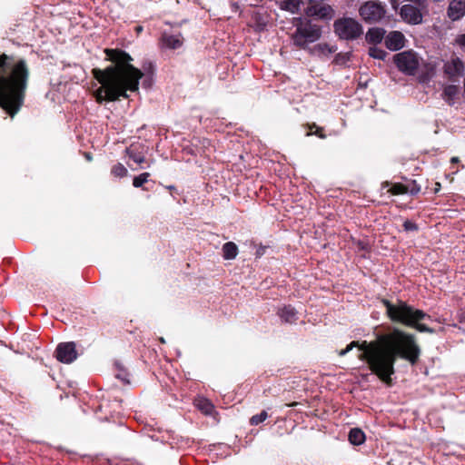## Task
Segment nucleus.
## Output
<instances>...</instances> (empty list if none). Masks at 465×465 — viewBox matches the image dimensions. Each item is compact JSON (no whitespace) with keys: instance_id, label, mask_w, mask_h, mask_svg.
Wrapping results in <instances>:
<instances>
[{"instance_id":"nucleus-1","label":"nucleus","mask_w":465,"mask_h":465,"mask_svg":"<svg viewBox=\"0 0 465 465\" xmlns=\"http://www.w3.org/2000/svg\"><path fill=\"white\" fill-rule=\"evenodd\" d=\"M355 347L362 351L359 358L365 361L370 371L388 386L392 385L391 376L395 373L394 365L398 359L415 366L421 354L416 336L398 328L380 334L375 341L369 343L366 341L362 343L353 341L339 355L344 356Z\"/></svg>"},{"instance_id":"nucleus-34","label":"nucleus","mask_w":465,"mask_h":465,"mask_svg":"<svg viewBox=\"0 0 465 465\" xmlns=\"http://www.w3.org/2000/svg\"><path fill=\"white\" fill-rule=\"evenodd\" d=\"M309 128H310V130H312L313 128H315L314 134L322 139L325 138L326 135L324 134V129L322 127H320V126L316 125L315 124H312V125L309 126Z\"/></svg>"},{"instance_id":"nucleus-24","label":"nucleus","mask_w":465,"mask_h":465,"mask_svg":"<svg viewBox=\"0 0 465 465\" xmlns=\"http://www.w3.org/2000/svg\"><path fill=\"white\" fill-rule=\"evenodd\" d=\"M125 152L128 157L138 164H141L145 160L143 153L138 150L136 145H131L126 148Z\"/></svg>"},{"instance_id":"nucleus-22","label":"nucleus","mask_w":465,"mask_h":465,"mask_svg":"<svg viewBox=\"0 0 465 465\" xmlns=\"http://www.w3.org/2000/svg\"><path fill=\"white\" fill-rule=\"evenodd\" d=\"M195 406L205 415H211L214 411L213 404L211 402V401L205 398L195 400Z\"/></svg>"},{"instance_id":"nucleus-8","label":"nucleus","mask_w":465,"mask_h":465,"mask_svg":"<svg viewBox=\"0 0 465 465\" xmlns=\"http://www.w3.org/2000/svg\"><path fill=\"white\" fill-rule=\"evenodd\" d=\"M307 6L304 8V15L311 18L331 21L335 15L333 7L325 3V0H305Z\"/></svg>"},{"instance_id":"nucleus-23","label":"nucleus","mask_w":465,"mask_h":465,"mask_svg":"<svg viewBox=\"0 0 465 465\" xmlns=\"http://www.w3.org/2000/svg\"><path fill=\"white\" fill-rule=\"evenodd\" d=\"M349 441L356 446L361 445L365 441V434L359 428H353L349 432Z\"/></svg>"},{"instance_id":"nucleus-15","label":"nucleus","mask_w":465,"mask_h":465,"mask_svg":"<svg viewBox=\"0 0 465 465\" xmlns=\"http://www.w3.org/2000/svg\"><path fill=\"white\" fill-rule=\"evenodd\" d=\"M160 41L163 46L169 49H177L183 45V40L180 38V35H171L166 32L162 34Z\"/></svg>"},{"instance_id":"nucleus-11","label":"nucleus","mask_w":465,"mask_h":465,"mask_svg":"<svg viewBox=\"0 0 465 465\" xmlns=\"http://www.w3.org/2000/svg\"><path fill=\"white\" fill-rule=\"evenodd\" d=\"M400 15L404 22L411 25H419L422 22L420 10L410 4L401 6Z\"/></svg>"},{"instance_id":"nucleus-10","label":"nucleus","mask_w":465,"mask_h":465,"mask_svg":"<svg viewBox=\"0 0 465 465\" xmlns=\"http://www.w3.org/2000/svg\"><path fill=\"white\" fill-rule=\"evenodd\" d=\"M54 357L62 363H72L78 357L76 344L74 341L60 342L54 351Z\"/></svg>"},{"instance_id":"nucleus-5","label":"nucleus","mask_w":465,"mask_h":465,"mask_svg":"<svg viewBox=\"0 0 465 465\" xmlns=\"http://www.w3.org/2000/svg\"><path fill=\"white\" fill-rule=\"evenodd\" d=\"M295 31L291 35L292 45L302 50H309L310 44L315 43L322 35V27L311 19H294Z\"/></svg>"},{"instance_id":"nucleus-35","label":"nucleus","mask_w":465,"mask_h":465,"mask_svg":"<svg viewBox=\"0 0 465 465\" xmlns=\"http://www.w3.org/2000/svg\"><path fill=\"white\" fill-rule=\"evenodd\" d=\"M357 248L361 251H368L369 250V244L365 241L358 240L355 242Z\"/></svg>"},{"instance_id":"nucleus-9","label":"nucleus","mask_w":465,"mask_h":465,"mask_svg":"<svg viewBox=\"0 0 465 465\" xmlns=\"http://www.w3.org/2000/svg\"><path fill=\"white\" fill-rule=\"evenodd\" d=\"M393 61L397 68L408 75H414L419 67V59L411 50L396 54Z\"/></svg>"},{"instance_id":"nucleus-16","label":"nucleus","mask_w":465,"mask_h":465,"mask_svg":"<svg viewBox=\"0 0 465 465\" xmlns=\"http://www.w3.org/2000/svg\"><path fill=\"white\" fill-rule=\"evenodd\" d=\"M386 31L380 27L370 28L365 35L366 42L371 45H378L381 43L384 38Z\"/></svg>"},{"instance_id":"nucleus-33","label":"nucleus","mask_w":465,"mask_h":465,"mask_svg":"<svg viewBox=\"0 0 465 465\" xmlns=\"http://www.w3.org/2000/svg\"><path fill=\"white\" fill-rule=\"evenodd\" d=\"M143 70H140L144 75L145 74H148V75H153V72H154V65L152 62H146L143 64ZM143 76H142L143 78Z\"/></svg>"},{"instance_id":"nucleus-3","label":"nucleus","mask_w":465,"mask_h":465,"mask_svg":"<svg viewBox=\"0 0 465 465\" xmlns=\"http://www.w3.org/2000/svg\"><path fill=\"white\" fill-rule=\"evenodd\" d=\"M30 74L25 58L0 54V107L12 118L25 104Z\"/></svg>"},{"instance_id":"nucleus-12","label":"nucleus","mask_w":465,"mask_h":465,"mask_svg":"<svg viewBox=\"0 0 465 465\" xmlns=\"http://www.w3.org/2000/svg\"><path fill=\"white\" fill-rule=\"evenodd\" d=\"M464 63L459 57H453L443 65L444 74L450 78L462 75L464 72Z\"/></svg>"},{"instance_id":"nucleus-30","label":"nucleus","mask_w":465,"mask_h":465,"mask_svg":"<svg viewBox=\"0 0 465 465\" xmlns=\"http://www.w3.org/2000/svg\"><path fill=\"white\" fill-rule=\"evenodd\" d=\"M407 188V193L411 195H416L420 192V185L417 183L415 180L410 181L408 183L405 184Z\"/></svg>"},{"instance_id":"nucleus-44","label":"nucleus","mask_w":465,"mask_h":465,"mask_svg":"<svg viewBox=\"0 0 465 465\" xmlns=\"http://www.w3.org/2000/svg\"><path fill=\"white\" fill-rule=\"evenodd\" d=\"M168 189L169 190H173V189H174V186L173 185H170V186H168Z\"/></svg>"},{"instance_id":"nucleus-37","label":"nucleus","mask_w":465,"mask_h":465,"mask_svg":"<svg viewBox=\"0 0 465 465\" xmlns=\"http://www.w3.org/2000/svg\"><path fill=\"white\" fill-rule=\"evenodd\" d=\"M151 84V78L149 76L143 83L144 87H150Z\"/></svg>"},{"instance_id":"nucleus-19","label":"nucleus","mask_w":465,"mask_h":465,"mask_svg":"<svg viewBox=\"0 0 465 465\" xmlns=\"http://www.w3.org/2000/svg\"><path fill=\"white\" fill-rule=\"evenodd\" d=\"M459 94V87L454 84H449L444 87L442 93V98L446 101L449 105L454 104V99Z\"/></svg>"},{"instance_id":"nucleus-17","label":"nucleus","mask_w":465,"mask_h":465,"mask_svg":"<svg viewBox=\"0 0 465 465\" xmlns=\"http://www.w3.org/2000/svg\"><path fill=\"white\" fill-rule=\"evenodd\" d=\"M303 5L305 0H283L280 4V8L292 14H299Z\"/></svg>"},{"instance_id":"nucleus-13","label":"nucleus","mask_w":465,"mask_h":465,"mask_svg":"<svg viewBox=\"0 0 465 465\" xmlns=\"http://www.w3.org/2000/svg\"><path fill=\"white\" fill-rule=\"evenodd\" d=\"M405 37L400 31H392L385 37V45L391 51H398L404 46Z\"/></svg>"},{"instance_id":"nucleus-28","label":"nucleus","mask_w":465,"mask_h":465,"mask_svg":"<svg viewBox=\"0 0 465 465\" xmlns=\"http://www.w3.org/2000/svg\"><path fill=\"white\" fill-rule=\"evenodd\" d=\"M369 55L372 58L379 59V60H385L388 53L381 48H378L376 46H371L369 48L368 52Z\"/></svg>"},{"instance_id":"nucleus-40","label":"nucleus","mask_w":465,"mask_h":465,"mask_svg":"<svg viewBox=\"0 0 465 465\" xmlns=\"http://www.w3.org/2000/svg\"><path fill=\"white\" fill-rule=\"evenodd\" d=\"M85 157L87 160L91 161L92 160V155L89 153H85Z\"/></svg>"},{"instance_id":"nucleus-31","label":"nucleus","mask_w":465,"mask_h":465,"mask_svg":"<svg viewBox=\"0 0 465 465\" xmlns=\"http://www.w3.org/2000/svg\"><path fill=\"white\" fill-rule=\"evenodd\" d=\"M268 418V413L266 411H261L259 414L253 415L251 420L250 423L251 425H259L260 423L263 422Z\"/></svg>"},{"instance_id":"nucleus-26","label":"nucleus","mask_w":465,"mask_h":465,"mask_svg":"<svg viewBox=\"0 0 465 465\" xmlns=\"http://www.w3.org/2000/svg\"><path fill=\"white\" fill-rule=\"evenodd\" d=\"M309 50L312 54H331L335 51L332 46L326 43L318 44L313 48H309Z\"/></svg>"},{"instance_id":"nucleus-20","label":"nucleus","mask_w":465,"mask_h":465,"mask_svg":"<svg viewBox=\"0 0 465 465\" xmlns=\"http://www.w3.org/2000/svg\"><path fill=\"white\" fill-rule=\"evenodd\" d=\"M222 251L224 260H233L238 254V246L233 242H227L223 245Z\"/></svg>"},{"instance_id":"nucleus-18","label":"nucleus","mask_w":465,"mask_h":465,"mask_svg":"<svg viewBox=\"0 0 465 465\" xmlns=\"http://www.w3.org/2000/svg\"><path fill=\"white\" fill-rule=\"evenodd\" d=\"M382 188L389 187L388 193L391 195H401L407 193V188L404 183H391L388 181L381 183Z\"/></svg>"},{"instance_id":"nucleus-29","label":"nucleus","mask_w":465,"mask_h":465,"mask_svg":"<svg viewBox=\"0 0 465 465\" xmlns=\"http://www.w3.org/2000/svg\"><path fill=\"white\" fill-rule=\"evenodd\" d=\"M111 173L117 178H123L125 177L128 173L127 169L124 166V164L118 163L114 165H113L111 169Z\"/></svg>"},{"instance_id":"nucleus-25","label":"nucleus","mask_w":465,"mask_h":465,"mask_svg":"<svg viewBox=\"0 0 465 465\" xmlns=\"http://www.w3.org/2000/svg\"><path fill=\"white\" fill-rule=\"evenodd\" d=\"M279 316L286 322H293L296 321V311L291 305L284 306L280 312Z\"/></svg>"},{"instance_id":"nucleus-36","label":"nucleus","mask_w":465,"mask_h":465,"mask_svg":"<svg viewBox=\"0 0 465 465\" xmlns=\"http://www.w3.org/2000/svg\"><path fill=\"white\" fill-rule=\"evenodd\" d=\"M6 437H8V435L6 434L5 430L0 428V445H2L5 442Z\"/></svg>"},{"instance_id":"nucleus-4","label":"nucleus","mask_w":465,"mask_h":465,"mask_svg":"<svg viewBox=\"0 0 465 465\" xmlns=\"http://www.w3.org/2000/svg\"><path fill=\"white\" fill-rule=\"evenodd\" d=\"M381 303L391 322L413 328L420 332H434V329L422 323L427 319L430 320V316L422 310L416 309L401 300H397L395 303H392L387 299H382Z\"/></svg>"},{"instance_id":"nucleus-42","label":"nucleus","mask_w":465,"mask_h":465,"mask_svg":"<svg viewBox=\"0 0 465 465\" xmlns=\"http://www.w3.org/2000/svg\"><path fill=\"white\" fill-rule=\"evenodd\" d=\"M262 254V250H258L256 252L257 257L261 256Z\"/></svg>"},{"instance_id":"nucleus-21","label":"nucleus","mask_w":465,"mask_h":465,"mask_svg":"<svg viewBox=\"0 0 465 465\" xmlns=\"http://www.w3.org/2000/svg\"><path fill=\"white\" fill-rule=\"evenodd\" d=\"M114 376L116 379L120 380L124 384H130V373L124 368V366L118 361L114 363Z\"/></svg>"},{"instance_id":"nucleus-2","label":"nucleus","mask_w":465,"mask_h":465,"mask_svg":"<svg viewBox=\"0 0 465 465\" xmlns=\"http://www.w3.org/2000/svg\"><path fill=\"white\" fill-rule=\"evenodd\" d=\"M104 53L114 64L104 70L94 68L92 71L94 77L101 84L94 94L96 102H114L121 97L127 99L128 91H138L143 74L131 64L134 59L125 51L106 48Z\"/></svg>"},{"instance_id":"nucleus-41","label":"nucleus","mask_w":465,"mask_h":465,"mask_svg":"<svg viewBox=\"0 0 465 465\" xmlns=\"http://www.w3.org/2000/svg\"><path fill=\"white\" fill-rule=\"evenodd\" d=\"M262 254V250H258L256 252L257 257L261 256Z\"/></svg>"},{"instance_id":"nucleus-43","label":"nucleus","mask_w":465,"mask_h":465,"mask_svg":"<svg viewBox=\"0 0 465 465\" xmlns=\"http://www.w3.org/2000/svg\"><path fill=\"white\" fill-rule=\"evenodd\" d=\"M136 30H137V32H141L143 30V28H142V26H137Z\"/></svg>"},{"instance_id":"nucleus-32","label":"nucleus","mask_w":465,"mask_h":465,"mask_svg":"<svg viewBox=\"0 0 465 465\" xmlns=\"http://www.w3.org/2000/svg\"><path fill=\"white\" fill-rule=\"evenodd\" d=\"M402 227L405 232H418L419 231V225L411 220H405L402 224Z\"/></svg>"},{"instance_id":"nucleus-39","label":"nucleus","mask_w":465,"mask_h":465,"mask_svg":"<svg viewBox=\"0 0 465 465\" xmlns=\"http://www.w3.org/2000/svg\"><path fill=\"white\" fill-rule=\"evenodd\" d=\"M435 185L436 186H435V190L434 191H435V193H437L440 190V183H436Z\"/></svg>"},{"instance_id":"nucleus-6","label":"nucleus","mask_w":465,"mask_h":465,"mask_svg":"<svg viewBox=\"0 0 465 465\" xmlns=\"http://www.w3.org/2000/svg\"><path fill=\"white\" fill-rule=\"evenodd\" d=\"M333 31L341 40L353 41L362 35L363 27L354 18L341 17L334 21Z\"/></svg>"},{"instance_id":"nucleus-14","label":"nucleus","mask_w":465,"mask_h":465,"mask_svg":"<svg viewBox=\"0 0 465 465\" xmlns=\"http://www.w3.org/2000/svg\"><path fill=\"white\" fill-rule=\"evenodd\" d=\"M448 16L452 21H458L465 15V0H452L448 7Z\"/></svg>"},{"instance_id":"nucleus-7","label":"nucleus","mask_w":465,"mask_h":465,"mask_svg":"<svg viewBox=\"0 0 465 465\" xmlns=\"http://www.w3.org/2000/svg\"><path fill=\"white\" fill-rule=\"evenodd\" d=\"M386 6L379 1L369 0L359 8L361 18L369 25L380 23L386 15Z\"/></svg>"},{"instance_id":"nucleus-27","label":"nucleus","mask_w":465,"mask_h":465,"mask_svg":"<svg viewBox=\"0 0 465 465\" xmlns=\"http://www.w3.org/2000/svg\"><path fill=\"white\" fill-rule=\"evenodd\" d=\"M150 177L149 173H143L139 174L138 176H135L133 180V185L135 188L142 187L143 190L148 191V188L143 187V184L148 182V178Z\"/></svg>"},{"instance_id":"nucleus-38","label":"nucleus","mask_w":465,"mask_h":465,"mask_svg":"<svg viewBox=\"0 0 465 465\" xmlns=\"http://www.w3.org/2000/svg\"><path fill=\"white\" fill-rule=\"evenodd\" d=\"M459 162H460L459 157H456V156H455V157H452V158L450 159V163H459Z\"/></svg>"}]
</instances>
